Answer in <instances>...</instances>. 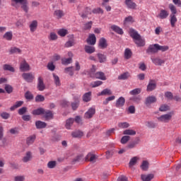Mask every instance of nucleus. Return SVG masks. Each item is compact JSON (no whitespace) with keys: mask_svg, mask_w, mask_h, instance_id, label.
<instances>
[{"mask_svg":"<svg viewBox=\"0 0 181 181\" xmlns=\"http://www.w3.org/2000/svg\"><path fill=\"white\" fill-rule=\"evenodd\" d=\"M5 90L8 94H11L13 91V88H12V86L6 84L5 85Z\"/></svg>","mask_w":181,"mask_h":181,"instance_id":"54","label":"nucleus"},{"mask_svg":"<svg viewBox=\"0 0 181 181\" xmlns=\"http://www.w3.org/2000/svg\"><path fill=\"white\" fill-rule=\"evenodd\" d=\"M21 71H29L30 70V66L27 63L26 60L23 59L20 64Z\"/></svg>","mask_w":181,"mask_h":181,"instance_id":"4","label":"nucleus"},{"mask_svg":"<svg viewBox=\"0 0 181 181\" xmlns=\"http://www.w3.org/2000/svg\"><path fill=\"white\" fill-rule=\"evenodd\" d=\"M14 181H25V175H17L14 177Z\"/></svg>","mask_w":181,"mask_h":181,"instance_id":"64","label":"nucleus"},{"mask_svg":"<svg viewBox=\"0 0 181 181\" xmlns=\"http://www.w3.org/2000/svg\"><path fill=\"white\" fill-rule=\"evenodd\" d=\"M156 88V82L155 81H150L147 86V91H153Z\"/></svg>","mask_w":181,"mask_h":181,"instance_id":"13","label":"nucleus"},{"mask_svg":"<svg viewBox=\"0 0 181 181\" xmlns=\"http://www.w3.org/2000/svg\"><path fill=\"white\" fill-rule=\"evenodd\" d=\"M129 77V73L125 72L118 76L119 80H127Z\"/></svg>","mask_w":181,"mask_h":181,"instance_id":"48","label":"nucleus"},{"mask_svg":"<svg viewBox=\"0 0 181 181\" xmlns=\"http://www.w3.org/2000/svg\"><path fill=\"white\" fill-rule=\"evenodd\" d=\"M168 16H169V12L165 9L160 10L159 14L158 15V18L160 19H166Z\"/></svg>","mask_w":181,"mask_h":181,"instance_id":"11","label":"nucleus"},{"mask_svg":"<svg viewBox=\"0 0 181 181\" xmlns=\"http://www.w3.org/2000/svg\"><path fill=\"white\" fill-rule=\"evenodd\" d=\"M32 159V153L30 151L27 152L25 156L23 157V160L24 162H29Z\"/></svg>","mask_w":181,"mask_h":181,"instance_id":"43","label":"nucleus"},{"mask_svg":"<svg viewBox=\"0 0 181 181\" xmlns=\"http://www.w3.org/2000/svg\"><path fill=\"white\" fill-rule=\"evenodd\" d=\"M56 165H57L56 161H49L47 163V168H49V169H53L56 168Z\"/></svg>","mask_w":181,"mask_h":181,"instance_id":"52","label":"nucleus"},{"mask_svg":"<svg viewBox=\"0 0 181 181\" xmlns=\"http://www.w3.org/2000/svg\"><path fill=\"white\" fill-rule=\"evenodd\" d=\"M22 77L28 83H32V81H33V78H35V76H33V74H32V73H23L22 74Z\"/></svg>","mask_w":181,"mask_h":181,"instance_id":"6","label":"nucleus"},{"mask_svg":"<svg viewBox=\"0 0 181 181\" xmlns=\"http://www.w3.org/2000/svg\"><path fill=\"white\" fill-rule=\"evenodd\" d=\"M123 134L124 135H136V132H135V130L133 129H126L124 131Z\"/></svg>","mask_w":181,"mask_h":181,"instance_id":"46","label":"nucleus"},{"mask_svg":"<svg viewBox=\"0 0 181 181\" xmlns=\"http://www.w3.org/2000/svg\"><path fill=\"white\" fill-rule=\"evenodd\" d=\"M74 122V119L73 118H69L66 120V129H70V128H71V125H73V123Z\"/></svg>","mask_w":181,"mask_h":181,"instance_id":"33","label":"nucleus"},{"mask_svg":"<svg viewBox=\"0 0 181 181\" xmlns=\"http://www.w3.org/2000/svg\"><path fill=\"white\" fill-rule=\"evenodd\" d=\"M95 66H93L92 69H90V72L89 74L90 76L92 77V78H98L99 80H107V78L105 77V75L103 72H96L95 73Z\"/></svg>","mask_w":181,"mask_h":181,"instance_id":"2","label":"nucleus"},{"mask_svg":"<svg viewBox=\"0 0 181 181\" xmlns=\"http://www.w3.org/2000/svg\"><path fill=\"white\" fill-rule=\"evenodd\" d=\"M134 42L139 47L145 46V39L142 38L141 35L134 40Z\"/></svg>","mask_w":181,"mask_h":181,"instance_id":"7","label":"nucleus"},{"mask_svg":"<svg viewBox=\"0 0 181 181\" xmlns=\"http://www.w3.org/2000/svg\"><path fill=\"white\" fill-rule=\"evenodd\" d=\"M11 5L14 6V8H19V5H21V8L23 12L28 13L29 12V5L28 3V0H11Z\"/></svg>","mask_w":181,"mask_h":181,"instance_id":"1","label":"nucleus"},{"mask_svg":"<svg viewBox=\"0 0 181 181\" xmlns=\"http://www.w3.org/2000/svg\"><path fill=\"white\" fill-rule=\"evenodd\" d=\"M152 179H153V175L152 174H150L148 175H141V180L143 181H150V180H152Z\"/></svg>","mask_w":181,"mask_h":181,"instance_id":"35","label":"nucleus"},{"mask_svg":"<svg viewBox=\"0 0 181 181\" xmlns=\"http://www.w3.org/2000/svg\"><path fill=\"white\" fill-rule=\"evenodd\" d=\"M101 84H103V81H96L92 82L90 83V86L93 88H95V87H99V86H101Z\"/></svg>","mask_w":181,"mask_h":181,"instance_id":"49","label":"nucleus"},{"mask_svg":"<svg viewBox=\"0 0 181 181\" xmlns=\"http://www.w3.org/2000/svg\"><path fill=\"white\" fill-rule=\"evenodd\" d=\"M165 97L168 100H173V94L171 92H165Z\"/></svg>","mask_w":181,"mask_h":181,"instance_id":"63","label":"nucleus"},{"mask_svg":"<svg viewBox=\"0 0 181 181\" xmlns=\"http://www.w3.org/2000/svg\"><path fill=\"white\" fill-rule=\"evenodd\" d=\"M149 168V163L146 160H144L141 165V168L142 170H148Z\"/></svg>","mask_w":181,"mask_h":181,"instance_id":"42","label":"nucleus"},{"mask_svg":"<svg viewBox=\"0 0 181 181\" xmlns=\"http://www.w3.org/2000/svg\"><path fill=\"white\" fill-rule=\"evenodd\" d=\"M141 88H136L130 91L131 95H136L137 94L141 93Z\"/></svg>","mask_w":181,"mask_h":181,"instance_id":"59","label":"nucleus"},{"mask_svg":"<svg viewBox=\"0 0 181 181\" xmlns=\"http://www.w3.org/2000/svg\"><path fill=\"white\" fill-rule=\"evenodd\" d=\"M169 110V106L168 105H161L159 111L161 112H165V111H168Z\"/></svg>","mask_w":181,"mask_h":181,"instance_id":"60","label":"nucleus"},{"mask_svg":"<svg viewBox=\"0 0 181 181\" xmlns=\"http://www.w3.org/2000/svg\"><path fill=\"white\" fill-rule=\"evenodd\" d=\"M170 17V25L172 28H175L176 25V22H177V18H176V16L175 14H171Z\"/></svg>","mask_w":181,"mask_h":181,"instance_id":"22","label":"nucleus"},{"mask_svg":"<svg viewBox=\"0 0 181 181\" xmlns=\"http://www.w3.org/2000/svg\"><path fill=\"white\" fill-rule=\"evenodd\" d=\"M37 88L40 91H43V90H45V83H43V78H42V77L38 78Z\"/></svg>","mask_w":181,"mask_h":181,"instance_id":"20","label":"nucleus"},{"mask_svg":"<svg viewBox=\"0 0 181 181\" xmlns=\"http://www.w3.org/2000/svg\"><path fill=\"white\" fill-rule=\"evenodd\" d=\"M112 94V91H111L110 89L106 88L102 90L100 93H98V95H111Z\"/></svg>","mask_w":181,"mask_h":181,"instance_id":"27","label":"nucleus"},{"mask_svg":"<svg viewBox=\"0 0 181 181\" xmlns=\"http://www.w3.org/2000/svg\"><path fill=\"white\" fill-rule=\"evenodd\" d=\"M35 101L37 103H42V102L45 101V96H43L42 95H37L35 97Z\"/></svg>","mask_w":181,"mask_h":181,"instance_id":"56","label":"nucleus"},{"mask_svg":"<svg viewBox=\"0 0 181 181\" xmlns=\"http://www.w3.org/2000/svg\"><path fill=\"white\" fill-rule=\"evenodd\" d=\"M134 22H135L134 17H132V16H129L124 18V25H127V23H134Z\"/></svg>","mask_w":181,"mask_h":181,"instance_id":"29","label":"nucleus"},{"mask_svg":"<svg viewBox=\"0 0 181 181\" xmlns=\"http://www.w3.org/2000/svg\"><path fill=\"white\" fill-rule=\"evenodd\" d=\"M37 28V21H33L30 25V32H35Z\"/></svg>","mask_w":181,"mask_h":181,"instance_id":"28","label":"nucleus"},{"mask_svg":"<svg viewBox=\"0 0 181 181\" xmlns=\"http://www.w3.org/2000/svg\"><path fill=\"white\" fill-rule=\"evenodd\" d=\"M75 103H73L71 104L72 110H76L77 108H78V104L80 103V96H77L76 98H74Z\"/></svg>","mask_w":181,"mask_h":181,"instance_id":"21","label":"nucleus"},{"mask_svg":"<svg viewBox=\"0 0 181 181\" xmlns=\"http://www.w3.org/2000/svg\"><path fill=\"white\" fill-rule=\"evenodd\" d=\"M151 62L155 64L156 66H162V64H165V59H162L160 58H155L152 57Z\"/></svg>","mask_w":181,"mask_h":181,"instance_id":"8","label":"nucleus"},{"mask_svg":"<svg viewBox=\"0 0 181 181\" xmlns=\"http://www.w3.org/2000/svg\"><path fill=\"white\" fill-rule=\"evenodd\" d=\"M119 128L125 129L128 128L129 127V124L127 122H120L118 124Z\"/></svg>","mask_w":181,"mask_h":181,"instance_id":"51","label":"nucleus"},{"mask_svg":"<svg viewBox=\"0 0 181 181\" xmlns=\"http://www.w3.org/2000/svg\"><path fill=\"white\" fill-rule=\"evenodd\" d=\"M85 52L89 54H91V53H94V52H95V48L94 47L86 45Z\"/></svg>","mask_w":181,"mask_h":181,"instance_id":"31","label":"nucleus"},{"mask_svg":"<svg viewBox=\"0 0 181 181\" xmlns=\"http://www.w3.org/2000/svg\"><path fill=\"white\" fill-rule=\"evenodd\" d=\"M169 9L172 13L171 15H176L177 13V10H176V7L173 4H169Z\"/></svg>","mask_w":181,"mask_h":181,"instance_id":"47","label":"nucleus"},{"mask_svg":"<svg viewBox=\"0 0 181 181\" xmlns=\"http://www.w3.org/2000/svg\"><path fill=\"white\" fill-rule=\"evenodd\" d=\"M10 54H13L15 53H18L19 54H21V53H22V50H21V49L16 47H12L10 49Z\"/></svg>","mask_w":181,"mask_h":181,"instance_id":"32","label":"nucleus"},{"mask_svg":"<svg viewBox=\"0 0 181 181\" xmlns=\"http://www.w3.org/2000/svg\"><path fill=\"white\" fill-rule=\"evenodd\" d=\"M65 71L69 74V76H73L74 74V68L72 66L65 69Z\"/></svg>","mask_w":181,"mask_h":181,"instance_id":"50","label":"nucleus"},{"mask_svg":"<svg viewBox=\"0 0 181 181\" xmlns=\"http://www.w3.org/2000/svg\"><path fill=\"white\" fill-rule=\"evenodd\" d=\"M54 16H56V18H57L58 19H60V18H62L64 16V13H63V11L57 10L54 11Z\"/></svg>","mask_w":181,"mask_h":181,"instance_id":"44","label":"nucleus"},{"mask_svg":"<svg viewBox=\"0 0 181 181\" xmlns=\"http://www.w3.org/2000/svg\"><path fill=\"white\" fill-rule=\"evenodd\" d=\"M98 57L100 63H105V62H107V57L103 54H98Z\"/></svg>","mask_w":181,"mask_h":181,"instance_id":"45","label":"nucleus"},{"mask_svg":"<svg viewBox=\"0 0 181 181\" xmlns=\"http://www.w3.org/2000/svg\"><path fill=\"white\" fill-rule=\"evenodd\" d=\"M139 160V157L138 156H134L132 158H131L129 163V167L132 168L134 166H135V164L138 163Z\"/></svg>","mask_w":181,"mask_h":181,"instance_id":"17","label":"nucleus"},{"mask_svg":"<svg viewBox=\"0 0 181 181\" xmlns=\"http://www.w3.org/2000/svg\"><path fill=\"white\" fill-rule=\"evenodd\" d=\"M53 78L56 86H60V78L54 74H53Z\"/></svg>","mask_w":181,"mask_h":181,"instance_id":"57","label":"nucleus"},{"mask_svg":"<svg viewBox=\"0 0 181 181\" xmlns=\"http://www.w3.org/2000/svg\"><path fill=\"white\" fill-rule=\"evenodd\" d=\"M35 125L38 129L46 128V123L45 122L37 121L35 122Z\"/></svg>","mask_w":181,"mask_h":181,"instance_id":"36","label":"nucleus"},{"mask_svg":"<svg viewBox=\"0 0 181 181\" xmlns=\"http://www.w3.org/2000/svg\"><path fill=\"white\" fill-rule=\"evenodd\" d=\"M48 39L49 40H57V34H56L55 33H50Z\"/></svg>","mask_w":181,"mask_h":181,"instance_id":"55","label":"nucleus"},{"mask_svg":"<svg viewBox=\"0 0 181 181\" xmlns=\"http://www.w3.org/2000/svg\"><path fill=\"white\" fill-rule=\"evenodd\" d=\"M96 42L97 38L95 37V35L90 34L87 39V43H88V45H94Z\"/></svg>","mask_w":181,"mask_h":181,"instance_id":"12","label":"nucleus"},{"mask_svg":"<svg viewBox=\"0 0 181 181\" xmlns=\"http://www.w3.org/2000/svg\"><path fill=\"white\" fill-rule=\"evenodd\" d=\"M130 138L131 137L129 136H124L121 139V144H127V142L129 141Z\"/></svg>","mask_w":181,"mask_h":181,"instance_id":"62","label":"nucleus"},{"mask_svg":"<svg viewBox=\"0 0 181 181\" xmlns=\"http://www.w3.org/2000/svg\"><path fill=\"white\" fill-rule=\"evenodd\" d=\"M153 103H156V97L152 95L146 98L145 104L147 107H149V105H151V104H153Z\"/></svg>","mask_w":181,"mask_h":181,"instance_id":"10","label":"nucleus"},{"mask_svg":"<svg viewBox=\"0 0 181 181\" xmlns=\"http://www.w3.org/2000/svg\"><path fill=\"white\" fill-rule=\"evenodd\" d=\"M86 160H90V162H94L95 160V155L89 153L86 157Z\"/></svg>","mask_w":181,"mask_h":181,"instance_id":"40","label":"nucleus"},{"mask_svg":"<svg viewBox=\"0 0 181 181\" xmlns=\"http://www.w3.org/2000/svg\"><path fill=\"white\" fill-rule=\"evenodd\" d=\"M4 70H6V71H11V73H15V68L12 66L11 64H4L3 66Z\"/></svg>","mask_w":181,"mask_h":181,"instance_id":"25","label":"nucleus"},{"mask_svg":"<svg viewBox=\"0 0 181 181\" xmlns=\"http://www.w3.org/2000/svg\"><path fill=\"white\" fill-rule=\"evenodd\" d=\"M173 115V113L172 112H169L168 114L165 115H163L161 116H160L159 117H158V121H159L160 122H164L165 124L169 122V121H170V119H172V116Z\"/></svg>","mask_w":181,"mask_h":181,"instance_id":"3","label":"nucleus"},{"mask_svg":"<svg viewBox=\"0 0 181 181\" xmlns=\"http://www.w3.org/2000/svg\"><path fill=\"white\" fill-rule=\"evenodd\" d=\"M110 28L112 30H113L116 33H118V35H124V31L122 30V28H119L118 25H113Z\"/></svg>","mask_w":181,"mask_h":181,"instance_id":"14","label":"nucleus"},{"mask_svg":"<svg viewBox=\"0 0 181 181\" xmlns=\"http://www.w3.org/2000/svg\"><path fill=\"white\" fill-rule=\"evenodd\" d=\"M43 115L46 119H52V118H53V113L49 110H45Z\"/></svg>","mask_w":181,"mask_h":181,"instance_id":"37","label":"nucleus"},{"mask_svg":"<svg viewBox=\"0 0 181 181\" xmlns=\"http://www.w3.org/2000/svg\"><path fill=\"white\" fill-rule=\"evenodd\" d=\"M92 13H101V14H103L104 13V11L101 8H94L92 11Z\"/></svg>","mask_w":181,"mask_h":181,"instance_id":"61","label":"nucleus"},{"mask_svg":"<svg viewBox=\"0 0 181 181\" xmlns=\"http://www.w3.org/2000/svg\"><path fill=\"white\" fill-rule=\"evenodd\" d=\"M95 114V108L90 107L86 113H85V118L90 119L93 118V116Z\"/></svg>","mask_w":181,"mask_h":181,"instance_id":"9","label":"nucleus"},{"mask_svg":"<svg viewBox=\"0 0 181 181\" xmlns=\"http://www.w3.org/2000/svg\"><path fill=\"white\" fill-rule=\"evenodd\" d=\"M131 56H132V52L129 48H127L124 51V59H131Z\"/></svg>","mask_w":181,"mask_h":181,"instance_id":"41","label":"nucleus"},{"mask_svg":"<svg viewBox=\"0 0 181 181\" xmlns=\"http://www.w3.org/2000/svg\"><path fill=\"white\" fill-rule=\"evenodd\" d=\"M129 33L131 37L134 39V40H135L139 36H140L139 34H138V32H136V30H134L133 28L129 29Z\"/></svg>","mask_w":181,"mask_h":181,"instance_id":"18","label":"nucleus"},{"mask_svg":"<svg viewBox=\"0 0 181 181\" xmlns=\"http://www.w3.org/2000/svg\"><path fill=\"white\" fill-rule=\"evenodd\" d=\"M35 139H36V136L32 135L27 138L26 142L28 145H32L33 142H35Z\"/></svg>","mask_w":181,"mask_h":181,"instance_id":"38","label":"nucleus"},{"mask_svg":"<svg viewBox=\"0 0 181 181\" xmlns=\"http://www.w3.org/2000/svg\"><path fill=\"white\" fill-rule=\"evenodd\" d=\"M23 105V101H18L16 103V104L14 105H13L10 110L11 111H13L15 110H16V108H19V107H22V105Z\"/></svg>","mask_w":181,"mask_h":181,"instance_id":"34","label":"nucleus"},{"mask_svg":"<svg viewBox=\"0 0 181 181\" xmlns=\"http://www.w3.org/2000/svg\"><path fill=\"white\" fill-rule=\"evenodd\" d=\"M125 104V98L124 97H120L116 101V107H124Z\"/></svg>","mask_w":181,"mask_h":181,"instance_id":"23","label":"nucleus"},{"mask_svg":"<svg viewBox=\"0 0 181 181\" xmlns=\"http://www.w3.org/2000/svg\"><path fill=\"white\" fill-rule=\"evenodd\" d=\"M125 4L129 9H135L136 8V4L134 3L132 0H125Z\"/></svg>","mask_w":181,"mask_h":181,"instance_id":"15","label":"nucleus"},{"mask_svg":"<svg viewBox=\"0 0 181 181\" xmlns=\"http://www.w3.org/2000/svg\"><path fill=\"white\" fill-rule=\"evenodd\" d=\"M84 135L83 132L81 131H75L71 133V136L73 138H81Z\"/></svg>","mask_w":181,"mask_h":181,"instance_id":"26","label":"nucleus"},{"mask_svg":"<svg viewBox=\"0 0 181 181\" xmlns=\"http://www.w3.org/2000/svg\"><path fill=\"white\" fill-rule=\"evenodd\" d=\"M45 112V109L40 107L37 110H34L32 112L33 115H43Z\"/></svg>","mask_w":181,"mask_h":181,"instance_id":"19","label":"nucleus"},{"mask_svg":"<svg viewBox=\"0 0 181 181\" xmlns=\"http://www.w3.org/2000/svg\"><path fill=\"white\" fill-rule=\"evenodd\" d=\"M3 37L6 40H12V37H13V34L12 33V31L6 32L4 35Z\"/></svg>","mask_w":181,"mask_h":181,"instance_id":"30","label":"nucleus"},{"mask_svg":"<svg viewBox=\"0 0 181 181\" xmlns=\"http://www.w3.org/2000/svg\"><path fill=\"white\" fill-rule=\"evenodd\" d=\"M146 52L147 53H158V52H159V44L150 45Z\"/></svg>","mask_w":181,"mask_h":181,"instance_id":"5","label":"nucleus"},{"mask_svg":"<svg viewBox=\"0 0 181 181\" xmlns=\"http://www.w3.org/2000/svg\"><path fill=\"white\" fill-rule=\"evenodd\" d=\"M91 26H93V21L86 23L83 26V29L84 30H90V29H91Z\"/></svg>","mask_w":181,"mask_h":181,"instance_id":"53","label":"nucleus"},{"mask_svg":"<svg viewBox=\"0 0 181 181\" xmlns=\"http://www.w3.org/2000/svg\"><path fill=\"white\" fill-rule=\"evenodd\" d=\"M71 58H64L62 59V64H70L71 63Z\"/></svg>","mask_w":181,"mask_h":181,"instance_id":"58","label":"nucleus"},{"mask_svg":"<svg viewBox=\"0 0 181 181\" xmlns=\"http://www.w3.org/2000/svg\"><path fill=\"white\" fill-rule=\"evenodd\" d=\"M83 101H84V103L91 101V92H88L83 95Z\"/></svg>","mask_w":181,"mask_h":181,"instance_id":"24","label":"nucleus"},{"mask_svg":"<svg viewBox=\"0 0 181 181\" xmlns=\"http://www.w3.org/2000/svg\"><path fill=\"white\" fill-rule=\"evenodd\" d=\"M107 46H108L107 44V40L104 37L100 38L99 40V47L100 49H105L107 48Z\"/></svg>","mask_w":181,"mask_h":181,"instance_id":"16","label":"nucleus"},{"mask_svg":"<svg viewBox=\"0 0 181 181\" xmlns=\"http://www.w3.org/2000/svg\"><path fill=\"white\" fill-rule=\"evenodd\" d=\"M57 33L62 37H64V36H66V35L69 33V31L66 29L62 28V29H59Z\"/></svg>","mask_w":181,"mask_h":181,"instance_id":"39","label":"nucleus"}]
</instances>
